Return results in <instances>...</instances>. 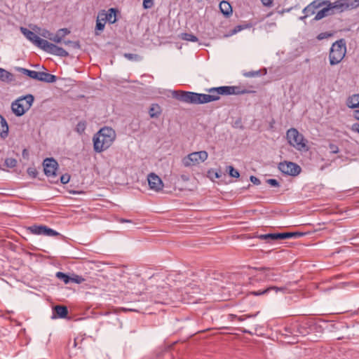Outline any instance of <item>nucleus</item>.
Wrapping results in <instances>:
<instances>
[{
    "label": "nucleus",
    "mask_w": 359,
    "mask_h": 359,
    "mask_svg": "<svg viewBox=\"0 0 359 359\" xmlns=\"http://www.w3.org/2000/svg\"><path fill=\"white\" fill-rule=\"evenodd\" d=\"M266 183L274 187H278L280 186L278 181L276 179H268L266 180Z\"/></svg>",
    "instance_id": "obj_45"
},
{
    "label": "nucleus",
    "mask_w": 359,
    "mask_h": 359,
    "mask_svg": "<svg viewBox=\"0 0 359 359\" xmlns=\"http://www.w3.org/2000/svg\"><path fill=\"white\" fill-rule=\"evenodd\" d=\"M302 233L299 232H283V233H266L257 235L255 237L258 238L261 240H264L269 243L277 240H285L293 237H299L302 236Z\"/></svg>",
    "instance_id": "obj_9"
},
{
    "label": "nucleus",
    "mask_w": 359,
    "mask_h": 359,
    "mask_svg": "<svg viewBox=\"0 0 359 359\" xmlns=\"http://www.w3.org/2000/svg\"><path fill=\"white\" fill-rule=\"evenodd\" d=\"M242 29V27L241 25H238L234 27V29L231 31V34H234L237 33L238 32L241 31Z\"/></svg>",
    "instance_id": "obj_52"
},
{
    "label": "nucleus",
    "mask_w": 359,
    "mask_h": 359,
    "mask_svg": "<svg viewBox=\"0 0 359 359\" xmlns=\"http://www.w3.org/2000/svg\"><path fill=\"white\" fill-rule=\"evenodd\" d=\"M172 97L176 100L187 103V104H196V93L189 91H180L174 90L172 93Z\"/></svg>",
    "instance_id": "obj_10"
},
{
    "label": "nucleus",
    "mask_w": 359,
    "mask_h": 359,
    "mask_svg": "<svg viewBox=\"0 0 359 359\" xmlns=\"http://www.w3.org/2000/svg\"><path fill=\"white\" fill-rule=\"evenodd\" d=\"M196 104H205L213 101H217V97L215 96V95L210 94H203V93H196Z\"/></svg>",
    "instance_id": "obj_20"
},
{
    "label": "nucleus",
    "mask_w": 359,
    "mask_h": 359,
    "mask_svg": "<svg viewBox=\"0 0 359 359\" xmlns=\"http://www.w3.org/2000/svg\"><path fill=\"white\" fill-rule=\"evenodd\" d=\"M346 53V41L341 39L335 41L330 48L329 59L331 65L339 64L344 57Z\"/></svg>",
    "instance_id": "obj_4"
},
{
    "label": "nucleus",
    "mask_w": 359,
    "mask_h": 359,
    "mask_svg": "<svg viewBox=\"0 0 359 359\" xmlns=\"http://www.w3.org/2000/svg\"><path fill=\"white\" fill-rule=\"evenodd\" d=\"M229 174L232 177L238 178L240 176L239 172L236 170L233 166L229 165L228 167Z\"/></svg>",
    "instance_id": "obj_38"
},
{
    "label": "nucleus",
    "mask_w": 359,
    "mask_h": 359,
    "mask_svg": "<svg viewBox=\"0 0 359 359\" xmlns=\"http://www.w3.org/2000/svg\"><path fill=\"white\" fill-rule=\"evenodd\" d=\"M292 8H293L292 7H290V8H289L284 9V10H283V11L280 12V13H285V12H287V13H288V12L291 11L292 10Z\"/></svg>",
    "instance_id": "obj_57"
},
{
    "label": "nucleus",
    "mask_w": 359,
    "mask_h": 359,
    "mask_svg": "<svg viewBox=\"0 0 359 359\" xmlns=\"http://www.w3.org/2000/svg\"><path fill=\"white\" fill-rule=\"evenodd\" d=\"M324 1L326 4H325L323 8L316 13L313 20L318 21L327 16L334 14V11H332L331 7L329 5V0H324Z\"/></svg>",
    "instance_id": "obj_17"
},
{
    "label": "nucleus",
    "mask_w": 359,
    "mask_h": 359,
    "mask_svg": "<svg viewBox=\"0 0 359 359\" xmlns=\"http://www.w3.org/2000/svg\"><path fill=\"white\" fill-rule=\"evenodd\" d=\"M53 318L58 317L60 318H65L68 315V309L65 306L57 305L53 308Z\"/></svg>",
    "instance_id": "obj_22"
},
{
    "label": "nucleus",
    "mask_w": 359,
    "mask_h": 359,
    "mask_svg": "<svg viewBox=\"0 0 359 359\" xmlns=\"http://www.w3.org/2000/svg\"><path fill=\"white\" fill-rule=\"evenodd\" d=\"M180 178L182 179V180H183L184 182H187L189 180V177L187 175H182L180 176Z\"/></svg>",
    "instance_id": "obj_55"
},
{
    "label": "nucleus",
    "mask_w": 359,
    "mask_h": 359,
    "mask_svg": "<svg viewBox=\"0 0 359 359\" xmlns=\"http://www.w3.org/2000/svg\"><path fill=\"white\" fill-rule=\"evenodd\" d=\"M207 91L219 99V95H241L248 93L247 90H241L238 86H220L208 89Z\"/></svg>",
    "instance_id": "obj_7"
},
{
    "label": "nucleus",
    "mask_w": 359,
    "mask_h": 359,
    "mask_svg": "<svg viewBox=\"0 0 359 359\" xmlns=\"http://www.w3.org/2000/svg\"><path fill=\"white\" fill-rule=\"evenodd\" d=\"M285 332L287 333H285V335H287V333H291L292 332L290 331V329H285Z\"/></svg>",
    "instance_id": "obj_60"
},
{
    "label": "nucleus",
    "mask_w": 359,
    "mask_h": 359,
    "mask_svg": "<svg viewBox=\"0 0 359 359\" xmlns=\"http://www.w3.org/2000/svg\"><path fill=\"white\" fill-rule=\"evenodd\" d=\"M154 6V0H143V7L144 9H149Z\"/></svg>",
    "instance_id": "obj_42"
},
{
    "label": "nucleus",
    "mask_w": 359,
    "mask_h": 359,
    "mask_svg": "<svg viewBox=\"0 0 359 359\" xmlns=\"http://www.w3.org/2000/svg\"><path fill=\"white\" fill-rule=\"evenodd\" d=\"M117 221L120 223H132L131 220L123 219V218H119L117 219Z\"/></svg>",
    "instance_id": "obj_53"
},
{
    "label": "nucleus",
    "mask_w": 359,
    "mask_h": 359,
    "mask_svg": "<svg viewBox=\"0 0 359 359\" xmlns=\"http://www.w3.org/2000/svg\"><path fill=\"white\" fill-rule=\"evenodd\" d=\"M329 5L330 6L332 11H334V8L340 9L341 11L348 9L346 0H339L334 2L329 1Z\"/></svg>",
    "instance_id": "obj_27"
},
{
    "label": "nucleus",
    "mask_w": 359,
    "mask_h": 359,
    "mask_svg": "<svg viewBox=\"0 0 359 359\" xmlns=\"http://www.w3.org/2000/svg\"><path fill=\"white\" fill-rule=\"evenodd\" d=\"M70 175L69 174H64L60 177V182L63 184H67L70 180Z\"/></svg>",
    "instance_id": "obj_44"
},
{
    "label": "nucleus",
    "mask_w": 359,
    "mask_h": 359,
    "mask_svg": "<svg viewBox=\"0 0 359 359\" xmlns=\"http://www.w3.org/2000/svg\"><path fill=\"white\" fill-rule=\"evenodd\" d=\"M351 130L353 132H356V133H359V123H356L353 124L351 126Z\"/></svg>",
    "instance_id": "obj_51"
},
{
    "label": "nucleus",
    "mask_w": 359,
    "mask_h": 359,
    "mask_svg": "<svg viewBox=\"0 0 359 359\" xmlns=\"http://www.w3.org/2000/svg\"><path fill=\"white\" fill-rule=\"evenodd\" d=\"M107 21H105L104 17L102 15V13L100 11L97 14V20H96V25L95 28V35H100V32L103 31L105 27Z\"/></svg>",
    "instance_id": "obj_21"
},
{
    "label": "nucleus",
    "mask_w": 359,
    "mask_h": 359,
    "mask_svg": "<svg viewBox=\"0 0 359 359\" xmlns=\"http://www.w3.org/2000/svg\"><path fill=\"white\" fill-rule=\"evenodd\" d=\"M59 34L62 36V38L69 34L70 33V31L67 28L60 29L58 30Z\"/></svg>",
    "instance_id": "obj_48"
},
{
    "label": "nucleus",
    "mask_w": 359,
    "mask_h": 359,
    "mask_svg": "<svg viewBox=\"0 0 359 359\" xmlns=\"http://www.w3.org/2000/svg\"><path fill=\"white\" fill-rule=\"evenodd\" d=\"M329 148L332 154H337L339 151V147L334 144L330 143Z\"/></svg>",
    "instance_id": "obj_47"
},
{
    "label": "nucleus",
    "mask_w": 359,
    "mask_h": 359,
    "mask_svg": "<svg viewBox=\"0 0 359 359\" xmlns=\"http://www.w3.org/2000/svg\"><path fill=\"white\" fill-rule=\"evenodd\" d=\"M332 36V33L330 32H321L317 36V39L318 40H323L324 39H327Z\"/></svg>",
    "instance_id": "obj_43"
},
{
    "label": "nucleus",
    "mask_w": 359,
    "mask_h": 359,
    "mask_svg": "<svg viewBox=\"0 0 359 359\" xmlns=\"http://www.w3.org/2000/svg\"><path fill=\"white\" fill-rule=\"evenodd\" d=\"M286 139L288 144L299 151L306 152L309 150L308 140L294 128L287 130Z\"/></svg>",
    "instance_id": "obj_3"
},
{
    "label": "nucleus",
    "mask_w": 359,
    "mask_h": 359,
    "mask_svg": "<svg viewBox=\"0 0 359 359\" xmlns=\"http://www.w3.org/2000/svg\"><path fill=\"white\" fill-rule=\"evenodd\" d=\"M208 156V152L205 151L192 152L184 156L182 160V163L184 167H191L204 162L207 160Z\"/></svg>",
    "instance_id": "obj_8"
},
{
    "label": "nucleus",
    "mask_w": 359,
    "mask_h": 359,
    "mask_svg": "<svg viewBox=\"0 0 359 359\" xmlns=\"http://www.w3.org/2000/svg\"><path fill=\"white\" fill-rule=\"evenodd\" d=\"M293 332H291V334H293L294 336H306L309 333V330L308 327H306L305 325H296L292 327Z\"/></svg>",
    "instance_id": "obj_23"
},
{
    "label": "nucleus",
    "mask_w": 359,
    "mask_h": 359,
    "mask_svg": "<svg viewBox=\"0 0 359 359\" xmlns=\"http://www.w3.org/2000/svg\"><path fill=\"white\" fill-rule=\"evenodd\" d=\"M149 188L155 191H160L163 188V183L161 179L154 173H150L147 177Z\"/></svg>",
    "instance_id": "obj_16"
},
{
    "label": "nucleus",
    "mask_w": 359,
    "mask_h": 359,
    "mask_svg": "<svg viewBox=\"0 0 359 359\" xmlns=\"http://www.w3.org/2000/svg\"><path fill=\"white\" fill-rule=\"evenodd\" d=\"M278 169L281 172L291 176L298 175L302 169L299 165L295 163L284 161L278 164Z\"/></svg>",
    "instance_id": "obj_12"
},
{
    "label": "nucleus",
    "mask_w": 359,
    "mask_h": 359,
    "mask_svg": "<svg viewBox=\"0 0 359 359\" xmlns=\"http://www.w3.org/2000/svg\"><path fill=\"white\" fill-rule=\"evenodd\" d=\"M161 112V108L159 105L157 104H153L149 110V114L151 118L158 117L160 115Z\"/></svg>",
    "instance_id": "obj_30"
},
{
    "label": "nucleus",
    "mask_w": 359,
    "mask_h": 359,
    "mask_svg": "<svg viewBox=\"0 0 359 359\" xmlns=\"http://www.w3.org/2000/svg\"><path fill=\"white\" fill-rule=\"evenodd\" d=\"M257 270L266 271L265 278L269 281H278V276L270 268L261 267Z\"/></svg>",
    "instance_id": "obj_28"
},
{
    "label": "nucleus",
    "mask_w": 359,
    "mask_h": 359,
    "mask_svg": "<svg viewBox=\"0 0 359 359\" xmlns=\"http://www.w3.org/2000/svg\"><path fill=\"white\" fill-rule=\"evenodd\" d=\"M124 57L129 60H135V61H139L142 59L140 55H138L137 54H133V53H125Z\"/></svg>",
    "instance_id": "obj_37"
},
{
    "label": "nucleus",
    "mask_w": 359,
    "mask_h": 359,
    "mask_svg": "<svg viewBox=\"0 0 359 359\" xmlns=\"http://www.w3.org/2000/svg\"><path fill=\"white\" fill-rule=\"evenodd\" d=\"M181 39L187 41H198V38L195 35L189 33H182L181 34Z\"/></svg>",
    "instance_id": "obj_33"
},
{
    "label": "nucleus",
    "mask_w": 359,
    "mask_h": 359,
    "mask_svg": "<svg viewBox=\"0 0 359 359\" xmlns=\"http://www.w3.org/2000/svg\"><path fill=\"white\" fill-rule=\"evenodd\" d=\"M18 70L23 74L36 79L37 81L46 82V83H54L57 81V76L50 73L43 72H36L34 70H29L23 67H18Z\"/></svg>",
    "instance_id": "obj_6"
},
{
    "label": "nucleus",
    "mask_w": 359,
    "mask_h": 359,
    "mask_svg": "<svg viewBox=\"0 0 359 359\" xmlns=\"http://www.w3.org/2000/svg\"><path fill=\"white\" fill-rule=\"evenodd\" d=\"M262 4L266 7H271L273 4V0H261Z\"/></svg>",
    "instance_id": "obj_50"
},
{
    "label": "nucleus",
    "mask_w": 359,
    "mask_h": 359,
    "mask_svg": "<svg viewBox=\"0 0 359 359\" xmlns=\"http://www.w3.org/2000/svg\"><path fill=\"white\" fill-rule=\"evenodd\" d=\"M43 166L44 173L48 177H56L58 163L55 159L53 158H46L43 162Z\"/></svg>",
    "instance_id": "obj_13"
},
{
    "label": "nucleus",
    "mask_w": 359,
    "mask_h": 359,
    "mask_svg": "<svg viewBox=\"0 0 359 359\" xmlns=\"http://www.w3.org/2000/svg\"><path fill=\"white\" fill-rule=\"evenodd\" d=\"M29 230L32 233L36 235H45L48 236H55L60 235L58 232L43 225H33L29 227Z\"/></svg>",
    "instance_id": "obj_15"
},
{
    "label": "nucleus",
    "mask_w": 359,
    "mask_h": 359,
    "mask_svg": "<svg viewBox=\"0 0 359 359\" xmlns=\"http://www.w3.org/2000/svg\"><path fill=\"white\" fill-rule=\"evenodd\" d=\"M242 332L244 333H250V332L246 330H243Z\"/></svg>",
    "instance_id": "obj_61"
},
{
    "label": "nucleus",
    "mask_w": 359,
    "mask_h": 359,
    "mask_svg": "<svg viewBox=\"0 0 359 359\" xmlns=\"http://www.w3.org/2000/svg\"><path fill=\"white\" fill-rule=\"evenodd\" d=\"M34 97L32 95L29 94L25 96L19 97L15 100L11 104V109L17 116H22L28 111L34 102Z\"/></svg>",
    "instance_id": "obj_5"
},
{
    "label": "nucleus",
    "mask_w": 359,
    "mask_h": 359,
    "mask_svg": "<svg viewBox=\"0 0 359 359\" xmlns=\"http://www.w3.org/2000/svg\"><path fill=\"white\" fill-rule=\"evenodd\" d=\"M346 105L351 109L359 107V94H355L348 97L346 101Z\"/></svg>",
    "instance_id": "obj_29"
},
{
    "label": "nucleus",
    "mask_w": 359,
    "mask_h": 359,
    "mask_svg": "<svg viewBox=\"0 0 359 359\" xmlns=\"http://www.w3.org/2000/svg\"><path fill=\"white\" fill-rule=\"evenodd\" d=\"M258 313H259V312H257V313L253 314V315H243V316H238V317L235 314L231 313L227 316V318L229 320H233L234 319L237 318L239 321H243L248 318H252V317L256 316Z\"/></svg>",
    "instance_id": "obj_31"
},
{
    "label": "nucleus",
    "mask_w": 359,
    "mask_h": 359,
    "mask_svg": "<svg viewBox=\"0 0 359 359\" xmlns=\"http://www.w3.org/2000/svg\"><path fill=\"white\" fill-rule=\"evenodd\" d=\"M84 280H85V279L81 276L74 275L73 277H71V282L75 283L77 284H80V283H83Z\"/></svg>",
    "instance_id": "obj_39"
},
{
    "label": "nucleus",
    "mask_w": 359,
    "mask_h": 359,
    "mask_svg": "<svg viewBox=\"0 0 359 359\" xmlns=\"http://www.w3.org/2000/svg\"><path fill=\"white\" fill-rule=\"evenodd\" d=\"M353 116L355 119L359 120V109L354 111Z\"/></svg>",
    "instance_id": "obj_56"
},
{
    "label": "nucleus",
    "mask_w": 359,
    "mask_h": 359,
    "mask_svg": "<svg viewBox=\"0 0 359 359\" xmlns=\"http://www.w3.org/2000/svg\"><path fill=\"white\" fill-rule=\"evenodd\" d=\"M243 75L245 77H255L260 75V71H250L248 72H245Z\"/></svg>",
    "instance_id": "obj_40"
},
{
    "label": "nucleus",
    "mask_w": 359,
    "mask_h": 359,
    "mask_svg": "<svg viewBox=\"0 0 359 359\" xmlns=\"http://www.w3.org/2000/svg\"><path fill=\"white\" fill-rule=\"evenodd\" d=\"M288 342H289V343H292V344H294V341H289Z\"/></svg>",
    "instance_id": "obj_62"
},
{
    "label": "nucleus",
    "mask_w": 359,
    "mask_h": 359,
    "mask_svg": "<svg viewBox=\"0 0 359 359\" xmlns=\"http://www.w3.org/2000/svg\"><path fill=\"white\" fill-rule=\"evenodd\" d=\"M271 291H274L276 293L280 292L283 294H289L290 293V290L287 286L285 285L284 287H277V286H269L264 289H261L257 291H251L249 292L247 295H254V296H260L263 294H266L269 293Z\"/></svg>",
    "instance_id": "obj_14"
},
{
    "label": "nucleus",
    "mask_w": 359,
    "mask_h": 359,
    "mask_svg": "<svg viewBox=\"0 0 359 359\" xmlns=\"http://www.w3.org/2000/svg\"><path fill=\"white\" fill-rule=\"evenodd\" d=\"M50 40L53 41L54 42L59 43L62 42V36L59 34L57 32V34L54 36L53 38H50Z\"/></svg>",
    "instance_id": "obj_46"
},
{
    "label": "nucleus",
    "mask_w": 359,
    "mask_h": 359,
    "mask_svg": "<svg viewBox=\"0 0 359 359\" xmlns=\"http://www.w3.org/2000/svg\"><path fill=\"white\" fill-rule=\"evenodd\" d=\"M55 276L58 279L63 281L65 284H68L71 282V277L63 272L58 271L56 273Z\"/></svg>",
    "instance_id": "obj_32"
},
{
    "label": "nucleus",
    "mask_w": 359,
    "mask_h": 359,
    "mask_svg": "<svg viewBox=\"0 0 359 359\" xmlns=\"http://www.w3.org/2000/svg\"><path fill=\"white\" fill-rule=\"evenodd\" d=\"M325 4L326 3L324 0H313L302 10V13L304 15L303 16H300L299 19L300 20H304L308 17L316 14L318 12L317 10L323 7Z\"/></svg>",
    "instance_id": "obj_11"
},
{
    "label": "nucleus",
    "mask_w": 359,
    "mask_h": 359,
    "mask_svg": "<svg viewBox=\"0 0 359 359\" xmlns=\"http://www.w3.org/2000/svg\"><path fill=\"white\" fill-rule=\"evenodd\" d=\"M63 43H64L65 45H72V41H70V40L64 41H63Z\"/></svg>",
    "instance_id": "obj_58"
},
{
    "label": "nucleus",
    "mask_w": 359,
    "mask_h": 359,
    "mask_svg": "<svg viewBox=\"0 0 359 359\" xmlns=\"http://www.w3.org/2000/svg\"><path fill=\"white\" fill-rule=\"evenodd\" d=\"M0 81L6 83H10L14 81V75L5 69L0 67Z\"/></svg>",
    "instance_id": "obj_25"
},
{
    "label": "nucleus",
    "mask_w": 359,
    "mask_h": 359,
    "mask_svg": "<svg viewBox=\"0 0 359 359\" xmlns=\"http://www.w3.org/2000/svg\"><path fill=\"white\" fill-rule=\"evenodd\" d=\"M348 9L355 8L359 6V0H346Z\"/></svg>",
    "instance_id": "obj_36"
},
{
    "label": "nucleus",
    "mask_w": 359,
    "mask_h": 359,
    "mask_svg": "<svg viewBox=\"0 0 359 359\" xmlns=\"http://www.w3.org/2000/svg\"><path fill=\"white\" fill-rule=\"evenodd\" d=\"M27 173L32 178H36L38 175V172L34 168H29L27 169Z\"/></svg>",
    "instance_id": "obj_41"
},
{
    "label": "nucleus",
    "mask_w": 359,
    "mask_h": 359,
    "mask_svg": "<svg viewBox=\"0 0 359 359\" xmlns=\"http://www.w3.org/2000/svg\"><path fill=\"white\" fill-rule=\"evenodd\" d=\"M20 32L31 42L45 52L60 57H67L69 53L64 48L56 46L47 40L41 39L32 31L21 27Z\"/></svg>",
    "instance_id": "obj_1"
},
{
    "label": "nucleus",
    "mask_w": 359,
    "mask_h": 359,
    "mask_svg": "<svg viewBox=\"0 0 359 359\" xmlns=\"http://www.w3.org/2000/svg\"><path fill=\"white\" fill-rule=\"evenodd\" d=\"M104 17L105 21L110 24H114L117 21L116 13L118 12V9L111 8L107 11L104 10L100 11Z\"/></svg>",
    "instance_id": "obj_19"
},
{
    "label": "nucleus",
    "mask_w": 359,
    "mask_h": 359,
    "mask_svg": "<svg viewBox=\"0 0 359 359\" xmlns=\"http://www.w3.org/2000/svg\"><path fill=\"white\" fill-rule=\"evenodd\" d=\"M86 128V122L85 121H79L76 126V131L79 133L82 134Z\"/></svg>",
    "instance_id": "obj_34"
},
{
    "label": "nucleus",
    "mask_w": 359,
    "mask_h": 359,
    "mask_svg": "<svg viewBox=\"0 0 359 359\" xmlns=\"http://www.w3.org/2000/svg\"><path fill=\"white\" fill-rule=\"evenodd\" d=\"M250 180L254 184L259 185L261 184L260 180L255 176H250Z\"/></svg>",
    "instance_id": "obj_49"
},
{
    "label": "nucleus",
    "mask_w": 359,
    "mask_h": 359,
    "mask_svg": "<svg viewBox=\"0 0 359 359\" xmlns=\"http://www.w3.org/2000/svg\"><path fill=\"white\" fill-rule=\"evenodd\" d=\"M8 134V126L6 119L0 115V137L5 139Z\"/></svg>",
    "instance_id": "obj_26"
},
{
    "label": "nucleus",
    "mask_w": 359,
    "mask_h": 359,
    "mask_svg": "<svg viewBox=\"0 0 359 359\" xmlns=\"http://www.w3.org/2000/svg\"><path fill=\"white\" fill-rule=\"evenodd\" d=\"M257 279L256 278H250V284H254V282L257 281Z\"/></svg>",
    "instance_id": "obj_59"
},
{
    "label": "nucleus",
    "mask_w": 359,
    "mask_h": 359,
    "mask_svg": "<svg viewBox=\"0 0 359 359\" xmlns=\"http://www.w3.org/2000/svg\"><path fill=\"white\" fill-rule=\"evenodd\" d=\"M170 299L168 290H165L164 287H162L154 297V301L157 304H168L171 302Z\"/></svg>",
    "instance_id": "obj_18"
},
{
    "label": "nucleus",
    "mask_w": 359,
    "mask_h": 359,
    "mask_svg": "<svg viewBox=\"0 0 359 359\" xmlns=\"http://www.w3.org/2000/svg\"><path fill=\"white\" fill-rule=\"evenodd\" d=\"M72 46L74 48H77V49L80 48V43L79 41H72Z\"/></svg>",
    "instance_id": "obj_54"
},
{
    "label": "nucleus",
    "mask_w": 359,
    "mask_h": 359,
    "mask_svg": "<svg viewBox=\"0 0 359 359\" xmlns=\"http://www.w3.org/2000/svg\"><path fill=\"white\" fill-rule=\"evenodd\" d=\"M116 138L115 131L109 127L101 128L93 138V149L97 153H100L107 149Z\"/></svg>",
    "instance_id": "obj_2"
},
{
    "label": "nucleus",
    "mask_w": 359,
    "mask_h": 359,
    "mask_svg": "<svg viewBox=\"0 0 359 359\" xmlns=\"http://www.w3.org/2000/svg\"><path fill=\"white\" fill-rule=\"evenodd\" d=\"M219 9L225 17H229L232 14V7L231 4L226 1H222L219 4Z\"/></svg>",
    "instance_id": "obj_24"
},
{
    "label": "nucleus",
    "mask_w": 359,
    "mask_h": 359,
    "mask_svg": "<svg viewBox=\"0 0 359 359\" xmlns=\"http://www.w3.org/2000/svg\"><path fill=\"white\" fill-rule=\"evenodd\" d=\"M5 165L10 168H15L17 165V161L13 158H7L5 160Z\"/></svg>",
    "instance_id": "obj_35"
}]
</instances>
